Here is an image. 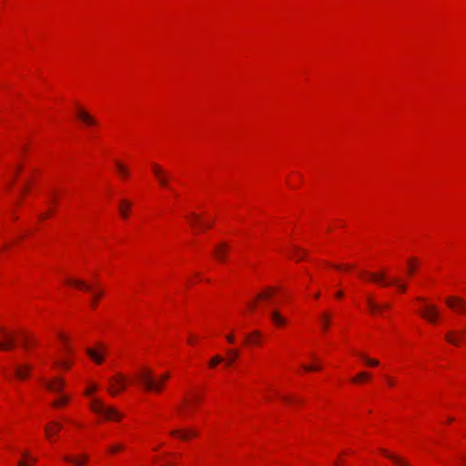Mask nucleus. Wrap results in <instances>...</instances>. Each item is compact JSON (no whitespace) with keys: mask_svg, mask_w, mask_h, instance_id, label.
I'll return each mask as SVG.
<instances>
[{"mask_svg":"<svg viewBox=\"0 0 466 466\" xmlns=\"http://www.w3.org/2000/svg\"><path fill=\"white\" fill-rule=\"evenodd\" d=\"M22 456L24 459L18 461V466H31L37 461L35 457H32L26 451L22 452Z\"/></svg>","mask_w":466,"mask_h":466,"instance_id":"a211bd4d","label":"nucleus"},{"mask_svg":"<svg viewBox=\"0 0 466 466\" xmlns=\"http://www.w3.org/2000/svg\"><path fill=\"white\" fill-rule=\"evenodd\" d=\"M248 307H249V309H254V307H255V304H254V303H251Z\"/></svg>","mask_w":466,"mask_h":466,"instance_id":"49530a36","label":"nucleus"},{"mask_svg":"<svg viewBox=\"0 0 466 466\" xmlns=\"http://www.w3.org/2000/svg\"><path fill=\"white\" fill-rule=\"evenodd\" d=\"M273 292H274V290L272 288H268L267 289H265L264 291H262L261 293H259L257 296L256 300H258V299L269 300L273 296Z\"/></svg>","mask_w":466,"mask_h":466,"instance_id":"b1692460","label":"nucleus"},{"mask_svg":"<svg viewBox=\"0 0 466 466\" xmlns=\"http://www.w3.org/2000/svg\"><path fill=\"white\" fill-rule=\"evenodd\" d=\"M153 173L157 179L160 186L168 187L167 179H166V171H164L158 165H153Z\"/></svg>","mask_w":466,"mask_h":466,"instance_id":"9d476101","label":"nucleus"},{"mask_svg":"<svg viewBox=\"0 0 466 466\" xmlns=\"http://www.w3.org/2000/svg\"><path fill=\"white\" fill-rule=\"evenodd\" d=\"M330 318H331V316L328 312H325L321 315L320 321H321V327H322L323 330L328 329L329 325L330 323Z\"/></svg>","mask_w":466,"mask_h":466,"instance_id":"a878e982","label":"nucleus"},{"mask_svg":"<svg viewBox=\"0 0 466 466\" xmlns=\"http://www.w3.org/2000/svg\"><path fill=\"white\" fill-rule=\"evenodd\" d=\"M211 225L210 224H206L205 227L206 228H209Z\"/></svg>","mask_w":466,"mask_h":466,"instance_id":"603ef678","label":"nucleus"},{"mask_svg":"<svg viewBox=\"0 0 466 466\" xmlns=\"http://www.w3.org/2000/svg\"><path fill=\"white\" fill-rule=\"evenodd\" d=\"M367 276L370 278V280L380 283L382 286H389V285H396L400 290L406 291L407 285L404 283H401L398 279H392L390 281H386V275L385 273H374V272H368Z\"/></svg>","mask_w":466,"mask_h":466,"instance_id":"7ed1b4c3","label":"nucleus"},{"mask_svg":"<svg viewBox=\"0 0 466 466\" xmlns=\"http://www.w3.org/2000/svg\"><path fill=\"white\" fill-rule=\"evenodd\" d=\"M336 297H337V298H341V297H343V292H342V291H339V292H337V293H336Z\"/></svg>","mask_w":466,"mask_h":466,"instance_id":"a18cd8bd","label":"nucleus"},{"mask_svg":"<svg viewBox=\"0 0 466 466\" xmlns=\"http://www.w3.org/2000/svg\"><path fill=\"white\" fill-rule=\"evenodd\" d=\"M319 293H316L315 298H319Z\"/></svg>","mask_w":466,"mask_h":466,"instance_id":"3c124183","label":"nucleus"},{"mask_svg":"<svg viewBox=\"0 0 466 466\" xmlns=\"http://www.w3.org/2000/svg\"><path fill=\"white\" fill-rule=\"evenodd\" d=\"M298 258L301 259L302 258V255H298Z\"/></svg>","mask_w":466,"mask_h":466,"instance_id":"8fccbe9b","label":"nucleus"},{"mask_svg":"<svg viewBox=\"0 0 466 466\" xmlns=\"http://www.w3.org/2000/svg\"><path fill=\"white\" fill-rule=\"evenodd\" d=\"M260 337H261L260 332L258 330H255L251 334L247 336V341L253 343V344H258Z\"/></svg>","mask_w":466,"mask_h":466,"instance_id":"bb28decb","label":"nucleus"},{"mask_svg":"<svg viewBox=\"0 0 466 466\" xmlns=\"http://www.w3.org/2000/svg\"><path fill=\"white\" fill-rule=\"evenodd\" d=\"M131 207V203L127 200H122L119 205V212L123 218H127L128 216V209Z\"/></svg>","mask_w":466,"mask_h":466,"instance_id":"4be33fe9","label":"nucleus"},{"mask_svg":"<svg viewBox=\"0 0 466 466\" xmlns=\"http://www.w3.org/2000/svg\"><path fill=\"white\" fill-rule=\"evenodd\" d=\"M447 306L457 313L466 312V300L459 297H449L445 299Z\"/></svg>","mask_w":466,"mask_h":466,"instance_id":"423d86ee","label":"nucleus"},{"mask_svg":"<svg viewBox=\"0 0 466 466\" xmlns=\"http://www.w3.org/2000/svg\"><path fill=\"white\" fill-rule=\"evenodd\" d=\"M172 436H177L182 440H187L189 437L197 436L198 432L194 431H172L170 432Z\"/></svg>","mask_w":466,"mask_h":466,"instance_id":"412c9836","label":"nucleus"},{"mask_svg":"<svg viewBox=\"0 0 466 466\" xmlns=\"http://www.w3.org/2000/svg\"><path fill=\"white\" fill-rule=\"evenodd\" d=\"M90 407L94 412L102 414L108 420H118L122 417V415L116 410L112 407L105 406L103 402L98 399H94L90 404Z\"/></svg>","mask_w":466,"mask_h":466,"instance_id":"f03ea898","label":"nucleus"},{"mask_svg":"<svg viewBox=\"0 0 466 466\" xmlns=\"http://www.w3.org/2000/svg\"><path fill=\"white\" fill-rule=\"evenodd\" d=\"M169 379V374L168 373H164L160 376L159 380H162V381H166Z\"/></svg>","mask_w":466,"mask_h":466,"instance_id":"58836bf2","label":"nucleus"},{"mask_svg":"<svg viewBox=\"0 0 466 466\" xmlns=\"http://www.w3.org/2000/svg\"><path fill=\"white\" fill-rule=\"evenodd\" d=\"M380 451L386 457L390 459L396 465H398V466H410V462L407 460H405L404 458H401L400 456L394 455V454L389 452L386 450H380Z\"/></svg>","mask_w":466,"mask_h":466,"instance_id":"9b49d317","label":"nucleus"},{"mask_svg":"<svg viewBox=\"0 0 466 466\" xmlns=\"http://www.w3.org/2000/svg\"><path fill=\"white\" fill-rule=\"evenodd\" d=\"M194 405L195 404H193V401L189 398H185L183 405L178 408V410L185 415H188L191 413Z\"/></svg>","mask_w":466,"mask_h":466,"instance_id":"aec40b11","label":"nucleus"},{"mask_svg":"<svg viewBox=\"0 0 466 466\" xmlns=\"http://www.w3.org/2000/svg\"><path fill=\"white\" fill-rule=\"evenodd\" d=\"M223 361H224V359H223L221 356H219V355H216V356H215V357H213V358L211 359V360L209 361V366H210L211 368H214V367H216L218 363H221V362H223Z\"/></svg>","mask_w":466,"mask_h":466,"instance_id":"473e14b6","label":"nucleus"},{"mask_svg":"<svg viewBox=\"0 0 466 466\" xmlns=\"http://www.w3.org/2000/svg\"><path fill=\"white\" fill-rule=\"evenodd\" d=\"M194 405L195 404H193V401L189 398H185L183 405L178 408V410L185 415H188L191 413Z\"/></svg>","mask_w":466,"mask_h":466,"instance_id":"6ab92c4d","label":"nucleus"},{"mask_svg":"<svg viewBox=\"0 0 466 466\" xmlns=\"http://www.w3.org/2000/svg\"><path fill=\"white\" fill-rule=\"evenodd\" d=\"M123 449H124V446L122 444H116L109 448V451L113 453V452H116L118 451H121Z\"/></svg>","mask_w":466,"mask_h":466,"instance_id":"c9c22d12","label":"nucleus"},{"mask_svg":"<svg viewBox=\"0 0 466 466\" xmlns=\"http://www.w3.org/2000/svg\"><path fill=\"white\" fill-rule=\"evenodd\" d=\"M44 384L47 390L52 392L59 393L65 386V381L61 378H56L53 380H45Z\"/></svg>","mask_w":466,"mask_h":466,"instance_id":"6e6552de","label":"nucleus"},{"mask_svg":"<svg viewBox=\"0 0 466 466\" xmlns=\"http://www.w3.org/2000/svg\"><path fill=\"white\" fill-rule=\"evenodd\" d=\"M303 368H304L307 371H312V370H320V367H316V366H307V365H303Z\"/></svg>","mask_w":466,"mask_h":466,"instance_id":"e433bc0d","label":"nucleus"},{"mask_svg":"<svg viewBox=\"0 0 466 466\" xmlns=\"http://www.w3.org/2000/svg\"><path fill=\"white\" fill-rule=\"evenodd\" d=\"M228 354L229 355V358L227 360H224L227 366L232 365V363L236 360L237 358L239 356V351L238 350H228Z\"/></svg>","mask_w":466,"mask_h":466,"instance_id":"5701e85b","label":"nucleus"},{"mask_svg":"<svg viewBox=\"0 0 466 466\" xmlns=\"http://www.w3.org/2000/svg\"><path fill=\"white\" fill-rule=\"evenodd\" d=\"M387 381L390 386H392L394 384V381L391 378H387Z\"/></svg>","mask_w":466,"mask_h":466,"instance_id":"c03bdc74","label":"nucleus"},{"mask_svg":"<svg viewBox=\"0 0 466 466\" xmlns=\"http://www.w3.org/2000/svg\"><path fill=\"white\" fill-rule=\"evenodd\" d=\"M188 342L192 343V342H194V339H188Z\"/></svg>","mask_w":466,"mask_h":466,"instance_id":"5fc2aeb1","label":"nucleus"},{"mask_svg":"<svg viewBox=\"0 0 466 466\" xmlns=\"http://www.w3.org/2000/svg\"><path fill=\"white\" fill-rule=\"evenodd\" d=\"M190 400L193 401V404H197L200 400V397L195 396Z\"/></svg>","mask_w":466,"mask_h":466,"instance_id":"79ce46f5","label":"nucleus"},{"mask_svg":"<svg viewBox=\"0 0 466 466\" xmlns=\"http://www.w3.org/2000/svg\"><path fill=\"white\" fill-rule=\"evenodd\" d=\"M77 116L80 120H82L87 126H95L96 125V120L86 111L80 109L77 113Z\"/></svg>","mask_w":466,"mask_h":466,"instance_id":"2eb2a0df","label":"nucleus"},{"mask_svg":"<svg viewBox=\"0 0 466 466\" xmlns=\"http://www.w3.org/2000/svg\"><path fill=\"white\" fill-rule=\"evenodd\" d=\"M368 378H369L368 372H360L355 378L352 379V382L358 383V382L363 381L364 380H367Z\"/></svg>","mask_w":466,"mask_h":466,"instance_id":"7c9ffc66","label":"nucleus"},{"mask_svg":"<svg viewBox=\"0 0 466 466\" xmlns=\"http://www.w3.org/2000/svg\"><path fill=\"white\" fill-rule=\"evenodd\" d=\"M188 342L192 343V342H194V339H188Z\"/></svg>","mask_w":466,"mask_h":466,"instance_id":"6e6d98bb","label":"nucleus"},{"mask_svg":"<svg viewBox=\"0 0 466 466\" xmlns=\"http://www.w3.org/2000/svg\"><path fill=\"white\" fill-rule=\"evenodd\" d=\"M463 331H451L446 335V339L455 346H459L462 340Z\"/></svg>","mask_w":466,"mask_h":466,"instance_id":"4468645a","label":"nucleus"},{"mask_svg":"<svg viewBox=\"0 0 466 466\" xmlns=\"http://www.w3.org/2000/svg\"><path fill=\"white\" fill-rule=\"evenodd\" d=\"M138 380L146 390L156 392L161 391L165 383L159 379L156 380L152 371L149 370H142L138 375Z\"/></svg>","mask_w":466,"mask_h":466,"instance_id":"f257e3e1","label":"nucleus"},{"mask_svg":"<svg viewBox=\"0 0 466 466\" xmlns=\"http://www.w3.org/2000/svg\"><path fill=\"white\" fill-rule=\"evenodd\" d=\"M29 370H30V367L25 365V366L16 367L15 371V375L19 379L23 380L27 376Z\"/></svg>","mask_w":466,"mask_h":466,"instance_id":"393cba45","label":"nucleus"},{"mask_svg":"<svg viewBox=\"0 0 466 466\" xmlns=\"http://www.w3.org/2000/svg\"><path fill=\"white\" fill-rule=\"evenodd\" d=\"M269 316L276 326H283L287 323L286 319L278 310H271Z\"/></svg>","mask_w":466,"mask_h":466,"instance_id":"dca6fc26","label":"nucleus"},{"mask_svg":"<svg viewBox=\"0 0 466 466\" xmlns=\"http://www.w3.org/2000/svg\"><path fill=\"white\" fill-rule=\"evenodd\" d=\"M62 424L56 421H52L50 424L46 425L45 428L46 435L48 439H51L55 436L61 429Z\"/></svg>","mask_w":466,"mask_h":466,"instance_id":"f8f14e48","label":"nucleus"},{"mask_svg":"<svg viewBox=\"0 0 466 466\" xmlns=\"http://www.w3.org/2000/svg\"><path fill=\"white\" fill-rule=\"evenodd\" d=\"M66 283L69 284V285H72V286H76V287H77V288H79V289H81L83 290L91 292L92 293V301H91L92 307H96L97 301L103 296V291H101V290H97V291L94 290L91 288V286L88 285L84 280L72 279H67Z\"/></svg>","mask_w":466,"mask_h":466,"instance_id":"20e7f679","label":"nucleus"},{"mask_svg":"<svg viewBox=\"0 0 466 466\" xmlns=\"http://www.w3.org/2000/svg\"><path fill=\"white\" fill-rule=\"evenodd\" d=\"M56 364L64 367L65 369H68L69 368V364L66 361L56 362Z\"/></svg>","mask_w":466,"mask_h":466,"instance_id":"ea45409f","label":"nucleus"},{"mask_svg":"<svg viewBox=\"0 0 466 466\" xmlns=\"http://www.w3.org/2000/svg\"><path fill=\"white\" fill-rule=\"evenodd\" d=\"M166 179H167V182L169 181V176L167 175V172H166Z\"/></svg>","mask_w":466,"mask_h":466,"instance_id":"de8ad7c7","label":"nucleus"},{"mask_svg":"<svg viewBox=\"0 0 466 466\" xmlns=\"http://www.w3.org/2000/svg\"><path fill=\"white\" fill-rule=\"evenodd\" d=\"M192 217H193L192 224L198 223V216L196 214H193Z\"/></svg>","mask_w":466,"mask_h":466,"instance_id":"37998d69","label":"nucleus"},{"mask_svg":"<svg viewBox=\"0 0 466 466\" xmlns=\"http://www.w3.org/2000/svg\"><path fill=\"white\" fill-rule=\"evenodd\" d=\"M105 347L100 345L99 350L88 348L86 349L87 355L97 364H101L104 360Z\"/></svg>","mask_w":466,"mask_h":466,"instance_id":"1a4fd4ad","label":"nucleus"},{"mask_svg":"<svg viewBox=\"0 0 466 466\" xmlns=\"http://www.w3.org/2000/svg\"><path fill=\"white\" fill-rule=\"evenodd\" d=\"M95 390H96V386L93 385V386H91L90 388H88V389L85 391V394H86V395H89L90 393L94 392Z\"/></svg>","mask_w":466,"mask_h":466,"instance_id":"4c0bfd02","label":"nucleus"},{"mask_svg":"<svg viewBox=\"0 0 466 466\" xmlns=\"http://www.w3.org/2000/svg\"><path fill=\"white\" fill-rule=\"evenodd\" d=\"M421 316L430 321L431 323H435L438 318L440 317L437 307L434 305H427L423 311L420 312Z\"/></svg>","mask_w":466,"mask_h":466,"instance_id":"0eeeda50","label":"nucleus"},{"mask_svg":"<svg viewBox=\"0 0 466 466\" xmlns=\"http://www.w3.org/2000/svg\"><path fill=\"white\" fill-rule=\"evenodd\" d=\"M334 267H335L336 268H340V266H339V265H335Z\"/></svg>","mask_w":466,"mask_h":466,"instance_id":"864d4df0","label":"nucleus"},{"mask_svg":"<svg viewBox=\"0 0 466 466\" xmlns=\"http://www.w3.org/2000/svg\"><path fill=\"white\" fill-rule=\"evenodd\" d=\"M65 460H66V461H68V462L73 463L75 466H83V465H84V463H85V461L87 460V456H86V455H84V456H83V460H82V461H80V460H78V459H75V458H73V457H71V456H66V457H65Z\"/></svg>","mask_w":466,"mask_h":466,"instance_id":"cd10ccee","label":"nucleus"},{"mask_svg":"<svg viewBox=\"0 0 466 466\" xmlns=\"http://www.w3.org/2000/svg\"><path fill=\"white\" fill-rule=\"evenodd\" d=\"M117 172L122 177H127L129 172L128 169L120 162L116 163Z\"/></svg>","mask_w":466,"mask_h":466,"instance_id":"c756f323","label":"nucleus"},{"mask_svg":"<svg viewBox=\"0 0 466 466\" xmlns=\"http://www.w3.org/2000/svg\"><path fill=\"white\" fill-rule=\"evenodd\" d=\"M366 300L367 305L371 312L379 311L381 309L380 305L373 301L371 297L368 296Z\"/></svg>","mask_w":466,"mask_h":466,"instance_id":"c85d7f7f","label":"nucleus"},{"mask_svg":"<svg viewBox=\"0 0 466 466\" xmlns=\"http://www.w3.org/2000/svg\"><path fill=\"white\" fill-rule=\"evenodd\" d=\"M227 340L229 342V343H233L235 341L234 339V336L233 335H228L227 337Z\"/></svg>","mask_w":466,"mask_h":466,"instance_id":"a19ab883","label":"nucleus"},{"mask_svg":"<svg viewBox=\"0 0 466 466\" xmlns=\"http://www.w3.org/2000/svg\"><path fill=\"white\" fill-rule=\"evenodd\" d=\"M284 400H287V401H289V400H290V399H289V398H285Z\"/></svg>","mask_w":466,"mask_h":466,"instance_id":"4d7b16f0","label":"nucleus"},{"mask_svg":"<svg viewBox=\"0 0 466 466\" xmlns=\"http://www.w3.org/2000/svg\"><path fill=\"white\" fill-rule=\"evenodd\" d=\"M415 262H416V259L415 258H411L409 260V274H412L415 270Z\"/></svg>","mask_w":466,"mask_h":466,"instance_id":"f704fd0d","label":"nucleus"},{"mask_svg":"<svg viewBox=\"0 0 466 466\" xmlns=\"http://www.w3.org/2000/svg\"><path fill=\"white\" fill-rule=\"evenodd\" d=\"M68 400H69V398H68V397H66V396H62V397H60L58 400H56L53 403V405H54L55 407H58V406H60V405H64V404H66V403L68 401Z\"/></svg>","mask_w":466,"mask_h":466,"instance_id":"72a5a7b5","label":"nucleus"},{"mask_svg":"<svg viewBox=\"0 0 466 466\" xmlns=\"http://www.w3.org/2000/svg\"><path fill=\"white\" fill-rule=\"evenodd\" d=\"M360 357L370 366H378L379 361L375 359H370L363 354H359Z\"/></svg>","mask_w":466,"mask_h":466,"instance_id":"2f4dec72","label":"nucleus"},{"mask_svg":"<svg viewBox=\"0 0 466 466\" xmlns=\"http://www.w3.org/2000/svg\"><path fill=\"white\" fill-rule=\"evenodd\" d=\"M389 307H390V305L386 304V305H384L382 308H384V309H388Z\"/></svg>","mask_w":466,"mask_h":466,"instance_id":"09e8293b","label":"nucleus"},{"mask_svg":"<svg viewBox=\"0 0 466 466\" xmlns=\"http://www.w3.org/2000/svg\"><path fill=\"white\" fill-rule=\"evenodd\" d=\"M15 346V339L9 334H4V341H0V350H7Z\"/></svg>","mask_w":466,"mask_h":466,"instance_id":"f3484780","label":"nucleus"},{"mask_svg":"<svg viewBox=\"0 0 466 466\" xmlns=\"http://www.w3.org/2000/svg\"><path fill=\"white\" fill-rule=\"evenodd\" d=\"M127 379L122 374L118 373L111 378L110 382L112 387L108 389L111 395L116 396L120 390H124L127 387Z\"/></svg>","mask_w":466,"mask_h":466,"instance_id":"39448f33","label":"nucleus"},{"mask_svg":"<svg viewBox=\"0 0 466 466\" xmlns=\"http://www.w3.org/2000/svg\"><path fill=\"white\" fill-rule=\"evenodd\" d=\"M228 250V247L226 243H222L217 246L214 249V256L219 261H225L226 253Z\"/></svg>","mask_w":466,"mask_h":466,"instance_id":"ddd939ff","label":"nucleus"}]
</instances>
